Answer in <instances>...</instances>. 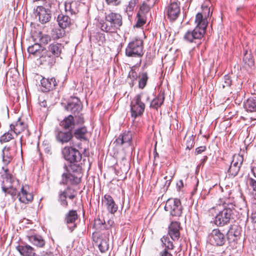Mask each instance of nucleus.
<instances>
[{"label": "nucleus", "mask_w": 256, "mask_h": 256, "mask_svg": "<svg viewBox=\"0 0 256 256\" xmlns=\"http://www.w3.org/2000/svg\"><path fill=\"white\" fill-rule=\"evenodd\" d=\"M0 173L2 179V190L6 194L16 197L20 203L24 204L32 202L34 194L28 185H20L19 180L14 178L6 167L2 168Z\"/></svg>", "instance_id": "obj_1"}, {"label": "nucleus", "mask_w": 256, "mask_h": 256, "mask_svg": "<svg viewBox=\"0 0 256 256\" xmlns=\"http://www.w3.org/2000/svg\"><path fill=\"white\" fill-rule=\"evenodd\" d=\"M208 16H204L202 13L196 14L195 18L196 26L192 30H188L184 36V40L188 42L194 43L198 46L201 43L200 40L203 38L208 26L207 16H209L210 9L206 8Z\"/></svg>", "instance_id": "obj_2"}, {"label": "nucleus", "mask_w": 256, "mask_h": 256, "mask_svg": "<svg viewBox=\"0 0 256 256\" xmlns=\"http://www.w3.org/2000/svg\"><path fill=\"white\" fill-rule=\"evenodd\" d=\"M64 46L60 43L54 42L47 47L44 48L42 54L39 57L40 64L52 68L56 62L61 54Z\"/></svg>", "instance_id": "obj_3"}, {"label": "nucleus", "mask_w": 256, "mask_h": 256, "mask_svg": "<svg viewBox=\"0 0 256 256\" xmlns=\"http://www.w3.org/2000/svg\"><path fill=\"white\" fill-rule=\"evenodd\" d=\"M66 172L62 174L60 184L76 186L81 182L82 168L80 164L64 166Z\"/></svg>", "instance_id": "obj_4"}, {"label": "nucleus", "mask_w": 256, "mask_h": 256, "mask_svg": "<svg viewBox=\"0 0 256 256\" xmlns=\"http://www.w3.org/2000/svg\"><path fill=\"white\" fill-rule=\"evenodd\" d=\"M105 22L102 21L100 24L102 30L106 32H115L122 24V16L116 12L106 13Z\"/></svg>", "instance_id": "obj_5"}, {"label": "nucleus", "mask_w": 256, "mask_h": 256, "mask_svg": "<svg viewBox=\"0 0 256 256\" xmlns=\"http://www.w3.org/2000/svg\"><path fill=\"white\" fill-rule=\"evenodd\" d=\"M236 212L234 205L232 204H227L224 206V209L216 216L214 223L218 226L227 224L232 219H234L233 216Z\"/></svg>", "instance_id": "obj_6"}, {"label": "nucleus", "mask_w": 256, "mask_h": 256, "mask_svg": "<svg viewBox=\"0 0 256 256\" xmlns=\"http://www.w3.org/2000/svg\"><path fill=\"white\" fill-rule=\"evenodd\" d=\"M82 108V106L80 100L76 97L71 98L66 106V110L72 112L78 124H83L84 122L83 116L80 112Z\"/></svg>", "instance_id": "obj_7"}, {"label": "nucleus", "mask_w": 256, "mask_h": 256, "mask_svg": "<svg viewBox=\"0 0 256 256\" xmlns=\"http://www.w3.org/2000/svg\"><path fill=\"white\" fill-rule=\"evenodd\" d=\"M144 95L142 92L136 94L130 102L131 116L134 119L141 116L144 112L146 104L142 100Z\"/></svg>", "instance_id": "obj_8"}, {"label": "nucleus", "mask_w": 256, "mask_h": 256, "mask_svg": "<svg viewBox=\"0 0 256 256\" xmlns=\"http://www.w3.org/2000/svg\"><path fill=\"white\" fill-rule=\"evenodd\" d=\"M144 54V42L140 38L129 42L126 49V55L129 57H141Z\"/></svg>", "instance_id": "obj_9"}, {"label": "nucleus", "mask_w": 256, "mask_h": 256, "mask_svg": "<svg viewBox=\"0 0 256 256\" xmlns=\"http://www.w3.org/2000/svg\"><path fill=\"white\" fill-rule=\"evenodd\" d=\"M62 153L64 160L70 163L69 165L80 164L82 154L76 148L66 146L62 149Z\"/></svg>", "instance_id": "obj_10"}, {"label": "nucleus", "mask_w": 256, "mask_h": 256, "mask_svg": "<svg viewBox=\"0 0 256 256\" xmlns=\"http://www.w3.org/2000/svg\"><path fill=\"white\" fill-rule=\"evenodd\" d=\"M164 210L168 212L171 216L180 217L182 213L183 208L178 198H169L166 203Z\"/></svg>", "instance_id": "obj_11"}, {"label": "nucleus", "mask_w": 256, "mask_h": 256, "mask_svg": "<svg viewBox=\"0 0 256 256\" xmlns=\"http://www.w3.org/2000/svg\"><path fill=\"white\" fill-rule=\"evenodd\" d=\"M166 14L168 18L170 21L176 20L179 16L180 13V2L171 1L166 6L165 9Z\"/></svg>", "instance_id": "obj_12"}, {"label": "nucleus", "mask_w": 256, "mask_h": 256, "mask_svg": "<svg viewBox=\"0 0 256 256\" xmlns=\"http://www.w3.org/2000/svg\"><path fill=\"white\" fill-rule=\"evenodd\" d=\"M35 15L38 17L40 22L42 24L50 21L52 17L51 10L43 6H38L34 9Z\"/></svg>", "instance_id": "obj_13"}, {"label": "nucleus", "mask_w": 256, "mask_h": 256, "mask_svg": "<svg viewBox=\"0 0 256 256\" xmlns=\"http://www.w3.org/2000/svg\"><path fill=\"white\" fill-rule=\"evenodd\" d=\"M56 140L62 144H67L73 138L72 132L71 130H56L55 131Z\"/></svg>", "instance_id": "obj_14"}, {"label": "nucleus", "mask_w": 256, "mask_h": 256, "mask_svg": "<svg viewBox=\"0 0 256 256\" xmlns=\"http://www.w3.org/2000/svg\"><path fill=\"white\" fill-rule=\"evenodd\" d=\"M210 236L212 244L216 246H222L226 242L224 235L218 229L213 230Z\"/></svg>", "instance_id": "obj_15"}, {"label": "nucleus", "mask_w": 256, "mask_h": 256, "mask_svg": "<svg viewBox=\"0 0 256 256\" xmlns=\"http://www.w3.org/2000/svg\"><path fill=\"white\" fill-rule=\"evenodd\" d=\"M134 132L131 130L124 131L116 138L115 142L117 145L122 146L124 144H127L128 146H130L132 142V138Z\"/></svg>", "instance_id": "obj_16"}, {"label": "nucleus", "mask_w": 256, "mask_h": 256, "mask_svg": "<svg viewBox=\"0 0 256 256\" xmlns=\"http://www.w3.org/2000/svg\"><path fill=\"white\" fill-rule=\"evenodd\" d=\"M74 116L72 114L68 115L60 122V126L65 130L72 132V130L75 128L76 126L81 125L76 124V120H74Z\"/></svg>", "instance_id": "obj_17"}, {"label": "nucleus", "mask_w": 256, "mask_h": 256, "mask_svg": "<svg viewBox=\"0 0 256 256\" xmlns=\"http://www.w3.org/2000/svg\"><path fill=\"white\" fill-rule=\"evenodd\" d=\"M58 82L56 80L54 77L50 78H42L40 80L42 90L43 92H49L54 88L56 86L58 85Z\"/></svg>", "instance_id": "obj_18"}, {"label": "nucleus", "mask_w": 256, "mask_h": 256, "mask_svg": "<svg viewBox=\"0 0 256 256\" xmlns=\"http://www.w3.org/2000/svg\"><path fill=\"white\" fill-rule=\"evenodd\" d=\"M102 201L110 213L114 214L117 212L118 206L111 196L107 194H105L102 199Z\"/></svg>", "instance_id": "obj_19"}, {"label": "nucleus", "mask_w": 256, "mask_h": 256, "mask_svg": "<svg viewBox=\"0 0 256 256\" xmlns=\"http://www.w3.org/2000/svg\"><path fill=\"white\" fill-rule=\"evenodd\" d=\"M28 241L38 248H44L46 244L44 238L40 234L36 233H28L26 236Z\"/></svg>", "instance_id": "obj_20"}, {"label": "nucleus", "mask_w": 256, "mask_h": 256, "mask_svg": "<svg viewBox=\"0 0 256 256\" xmlns=\"http://www.w3.org/2000/svg\"><path fill=\"white\" fill-rule=\"evenodd\" d=\"M180 224L178 222H172L168 226V234L173 240H178L180 238Z\"/></svg>", "instance_id": "obj_21"}, {"label": "nucleus", "mask_w": 256, "mask_h": 256, "mask_svg": "<svg viewBox=\"0 0 256 256\" xmlns=\"http://www.w3.org/2000/svg\"><path fill=\"white\" fill-rule=\"evenodd\" d=\"M16 249L22 256H39L36 253L34 248L26 244L18 246Z\"/></svg>", "instance_id": "obj_22"}, {"label": "nucleus", "mask_w": 256, "mask_h": 256, "mask_svg": "<svg viewBox=\"0 0 256 256\" xmlns=\"http://www.w3.org/2000/svg\"><path fill=\"white\" fill-rule=\"evenodd\" d=\"M80 3L78 1H66L64 3L65 11L70 14H76L79 12Z\"/></svg>", "instance_id": "obj_23"}, {"label": "nucleus", "mask_w": 256, "mask_h": 256, "mask_svg": "<svg viewBox=\"0 0 256 256\" xmlns=\"http://www.w3.org/2000/svg\"><path fill=\"white\" fill-rule=\"evenodd\" d=\"M2 157L4 166H2V168L4 167H6L8 169V165L10 163L14 157V154L10 147L6 146L4 148Z\"/></svg>", "instance_id": "obj_24"}, {"label": "nucleus", "mask_w": 256, "mask_h": 256, "mask_svg": "<svg viewBox=\"0 0 256 256\" xmlns=\"http://www.w3.org/2000/svg\"><path fill=\"white\" fill-rule=\"evenodd\" d=\"M77 218L78 214L76 210H70L66 216V222L67 224H68V228L71 232H72L76 226V224H74V222Z\"/></svg>", "instance_id": "obj_25"}, {"label": "nucleus", "mask_w": 256, "mask_h": 256, "mask_svg": "<svg viewBox=\"0 0 256 256\" xmlns=\"http://www.w3.org/2000/svg\"><path fill=\"white\" fill-rule=\"evenodd\" d=\"M26 126V124L22 121L20 118H18L14 124H12L10 125V128L16 135H18L24 130Z\"/></svg>", "instance_id": "obj_26"}, {"label": "nucleus", "mask_w": 256, "mask_h": 256, "mask_svg": "<svg viewBox=\"0 0 256 256\" xmlns=\"http://www.w3.org/2000/svg\"><path fill=\"white\" fill-rule=\"evenodd\" d=\"M57 21L60 27L62 28L69 27L73 22L72 20L68 16L64 15L62 14L58 16Z\"/></svg>", "instance_id": "obj_27"}, {"label": "nucleus", "mask_w": 256, "mask_h": 256, "mask_svg": "<svg viewBox=\"0 0 256 256\" xmlns=\"http://www.w3.org/2000/svg\"><path fill=\"white\" fill-rule=\"evenodd\" d=\"M88 133L87 128L86 126L79 127L74 129L73 137L80 140H86V134Z\"/></svg>", "instance_id": "obj_28"}, {"label": "nucleus", "mask_w": 256, "mask_h": 256, "mask_svg": "<svg viewBox=\"0 0 256 256\" xmlns=\"http://www.w3.org/2000/svg\"><path fill=\"white\" fill-rule=\"evenodd\" d=\"M244 107L247 112H256V97L250 98L244 102Z\"/></svg>", "instance_id": "obj_29"}, {"label": "nucleus", "mask_w": 256, "mask_h": 256, "mask_svg": "<svg viewBox=\"0 0 256 256\" xmlns=\"http://www.w3.org/2000/svg\"><path fill=\"white\" fill-rule=\"evenodd\" d=\"M244 66L248 70L254 66V62L252 54L246 51L243 58Z\"/></svg>", "instance_id": "obj_30"}, {"label": "nucleus", "mask_w": 256, "mask_h": 256, "mask_svg": "<svg viewBox=\"0 0 256 256\" xmlns=\"http://www.w3.org/2000/svg\"><path fill=\"white\" fill-rule=\"evenodd\" d=\"M72 190L70 186H68L64 190H60L58 194V202L64 208H67L68 206V202L66 200L67 194L68 190Z\"/></svg>", "instance_id": "obj_31"}, {"label": "nucleus", "mask_w": 256, "mask_h": 256, "mask_svg": "<svg viewBox=\"0 0 256 256\" xmlns=\"http://www.w3.org/2000/svg\"><path fill=\"white\" fill-rule=\"evenodd\" d=\"M44 48H42L40 44L36 43L28 47V52L29 54H33L36 56H39L42 54V51Z\"/></svg>", "instance_id": "obj_32"}, {"label": "nucleus", "mask_w": 256, "mask_h": 256, "mask_svg": "<svg viewBox=\"0 0 256 256\" xmlns=\"http://www.w3.org/2000/svg\"><path fill=\"white\" fill-rule=\"evenodd\" d=\"M164 100V93L159 94L150 102V107L157 110L163 104Z\"/></svg>", "instance_id": "obj_33"}, {"label": "nucleus", "mask_w": 256, "mask_h": 256, "mask_svg": "<svg viewBox=\"0 0 256 256\" xmlns=\"http://www.w3.org/2000/svg\"><path fill=\"white\" fill-rule=\"evenodd\" d=\"M242 232L241 228L236 224L232 225L228 232V234L229 236H234L236 238L238 237Z\"/></svg>", "instance_id": "obj_34"}, {"label": "nucleus", "mask_w": 256, "mask_h": 256, "mask_svg": "<svg viewBox=\"0 0 256 256\" xmlns=\"http://www.w3.org/2000/svg\"><path fill=\"white\" fill-rule=\"evenodd\" d=\"M138 88L140 89H144L146 85L148 76L146 72H143L139 74L138 75Z\"/></svg>", "instance_id": "obj_35"}, {"label": "nucleus", "mask_w": 256, "mask_h": 256, "mask_svg": "<svg viewBox=\"0 0 256 256\" xmlns=\"http://www.w3.org/2000/svg\"><path fill=\"white\" fill-rule=\"evenodd\" d=\"M14 132L10 128V130L5 132L0 137V142L1 144L9 142L10 140L14 138Z\"/></svg>", "instance_id": "obj_36"}, {"label": "nucleus", "mask_w": 256, "mask_h": 256, "mask_svg": "<svg viewBox=\"0 0 256 256\" xmlns=\"http://www.w3.org/2000/svg\"><path fill=\"white\" fill-rule=\"evenodd\" d=\"M241 167L231 163L228 172L230 176L234 177L238 175Z\"/></svg>", "instance_id": "obj_37"}, {"label": "nucleus", "mask_w": 256, "mask_h": 256, "mask_svg": "<svg viewBox=\"0 0 256 256\" xmlns=\"http://www.w3.org/2000/svg\"><path fill=\"white\" fill-rule=\"evenodd\" d=\"M136 22L134 26V27L140 28L146 22V16L144 15L140 14H137L136 15Z\"/></svg>", "instance_id": "obj_38"}, {"label": "nucleus", "mask_w": 256, "mask_h": 256, "mask_svg": "<svg viewBox=\"0 0 256 256\" xmlns=\"http://www.w3.org/2000/svg\"><path fill=\"white\" fill-rule=\"evenodd\" d=\"M152 6H151V2H149V4H147L146 3H143L142 6H140L139 10L138 12V15L142 14L146 16V14L149 12L150 7Z\"/></svg>", "instance_id": "obj_39"}, {"label": "nucleus", "mask_w": 256, "mask_h": 256, "mask_svg": "<svg viewBox=\"0 0 256 256\" xmlns=\"http://www.w3.org/2000/svg\"><path fill=\"white\" fill-rule=\"evenodd\" d=\"M244 162V157L240 154H235L233 156L232 164L237 165L240 167L242 166Z\"/></svg>", "instance_id": "obj_40"}, {"label": "nucleus", "mask_w": 256, "mask_h": 256, "mask_svg": "<svg viewBox=\"0 0 256 256\" xmlns=\"http://www.w3.org/2000/svg\"><path fill=\"white\" fill-rule=\"evenodd\" d=\"M161 241L163 244L165 246V248L167 250H172L174 248V246L172 242L170 240V238L167 236H164L161 238Z\"/></svg>", "instance_id": "obj_41"}, {"label": "nucleus", "mask_w": 256, "mask_h": 256, "mask_svg": "<svg viewBox=\"0 0 256 256\" xmlns=\"http://www.w3.org/2000/svg\"><path fill=\"white\" fill-rule=\"evenodd\" d=\"M64 28H56L53 30L52 35L54 38L58 39L64 36L65 34Z\"/></svg>", "instance_id": "obj_42"}, {"label": "nucleus", "mask_w": 256, "mask_h": 256, "mask_svg": "<svg viewBox=\"0 0 256 256\" xmlns=\"http://www.w3.org/2000/svg\"><path fill=\"white\" fill-rule=\"evenodd\" d=\"M232 79L230 76L228 74H226L224 76L223 80L222 82V88H229L232 84Z\"/></svg>", "instance_id": "obj_43"}, {"label": "nucleus", "mask_w": 256, "mask_h": 256, "mask_svg": "<svg viewBox=\"0 0 256 256\" xmlns=\"http://www.w3.org/2000/svg\"><path fill=\"white\" fill-rule=\"evenodd\" d=\"M40 42L41 44H46L51 40V38L48 34H43L40 33Z\"/></svg>", "instance_id": "obj_44"}, {"label": "nucleus", "mask_w": 256, "mask_h": 256, "mask_svg": "<svg viewBox=\"0 0 256 256\" xmlns=\"http://www.w3.org/2000/svg\"><path fill=\"white\" fill-rule=\"evenodd\" d=\"M138 2V0H130L129 2L128 5L126 8V12H132L136 6V4Z\"/></svg>", "instance_id": "obj_45"}, {"label": "nucleus", "mask_w": 256, "mask_h": 256, "mask_svg": "<svg viewBox=\"0 0 256 256\" xmlns=\"http://www.w3.org/2000/svg\"><path fill=\"white\" fill-rule=\"evenodd\" d=\"M98 248L102 252H104L108 250V246L106 242L104 240L99 244Z\"/></svg>", "instance_id": "obj_46"}, {"label": "nucleus", "mask_w": 256, "mask_h": 256, "mask_svg": "<svg viewBox=\"0 0 256 256\" xmlns=\"http://www.w3.org/2000/svg\"><path fill=\"white\" fill-rule=\"evenodd\" d=\"M128 77L132 81H136L137 80L138 76V74L136 71H134V70H131L129 72Z\"/></svg>", "instance_id": "obj_47"}, {"label": "nucleus", "mask_w": 256, "mask_h": 256, "mask_svg": "<svg viewBox=\"0 0 256 256\" xmlns=\"http://www.w3.org/2000/svg\"><path fill=\"white\" fill-rule=\"evenodd\" d=\"M106 4L108 5L117 6H118L120 3V0H105Z\"/></svg>", "instance_id": "obj_48"}, {"label": "nucleus", "mask_w": 256, "mask_h": 256, "mask_svg": "<svg viewBox=\"0 0 256 256\" xmlns=\"http://www.w3.org/2000/svg\"><path fill=\"white\" fill-rule=\"evenodd\" d=\"M249 184L252 188L254 191L256 192V180L252 178H248Z\"/></svg>", "instance_id": "obj_49"}, {"label": "nucleus", "mask_w": 256, "mask_h": 256, "mask_svg": "<svg viewBox=\"0 0 256 256\" xmlns=\"http://www.w3.org/2000/svg\"><path fill=\"white\" fill-rule=\"evenodd\" d=\"M206 150V147L205 146H200L197 148L196 149L195 153L196 154H201L202 152H204Z\"/></svg>", "instance_id": "obj_50"}, {"label": "nucleus", "mask_w": 256, "mask_h": 256, "mask_svg": "<svg viewBox=\"0 0 256 256\" xmlns=\"http://www.w3.org/2000/svg\"><path fill=\"white\" fill-rule=\"evenodd\" d=\"M160 256H172V255L167 250L164 249V251L160 252Z\"/></svg>", "instance_id": "obj_51"}, {"label": "nucleus", "mask_w": 256, "mask_h": 256, "mask_svg": "<svg viewBox=\"0 0 256 256\" xmlns=\"http://www.w3.org/2000/svg\"><path fill=\"white\" fill-rule=\"evenodd\" d=\"M177 187L179 190L182 188L184 186V184L182 180H179L178 182L176 184Z\"/></svg>", "instance_id": "obj_52"}, {"label": "nucleus", "mask_w": 256, "mask_h": 256, "mask_svg": "<svg viewBox=\"0 0 256 256\" xmlns=\"http://www.w3.org/2000/svg\"><path fill=\"white\" fill-rule=\"evenodd\" d=\"M208 157L206 156H204V158L201 160L200 165L204 166L205 162L208 160Z\"/></svg>", "instance_id": "obj_53"}, {"label": "nucleus", "mask_w": 256, "mask_h": 256, "mask_svg": "<svg viewBox=\"0 0 256 256\" xmlns=\"http://www.w3.org/2000/svg\"><path fill=\"white\" fill-rule=\"evenodd\" d=\"M251 172L254 176L256 178V166H253L251 168Z\"/></svg>", "instance_id": "obj_54"}, {"label": "nucleus", "mask_w": 256, "mask_h": 256, "mask_svg": "<svg viewBox=\"0 0 256 256\" xmlns=\"http://www.w3.org/2000/svg\"><path fill=\"white\" fill-rule=\"evenodd\" d=\"M40 106L46 108V102L45 100H44L43 101L40 102Z\"/></svg>", "instance_id": "obj_55"}, {"label": "nucleus", "mask_w": 256, "mask_h": 256, "mask_svg": "<svg viewBox=\"0 0 256 256\" xmlns=\"http://www.w3.org/2000/svg\"><path fill=\"white\" fill-rule=\"evenodd\" d=\"M76 197V194H70V195L67 194V198H68L70 200H72Z\"/></svg>", "instance_id": "obj_56"}, {"label": "nucleus", "mask_w": 256, "mask_h": 256, "mask_svg": "<svg viewBox=\"0 0 256 256\" xmlns=\"http://www.w3.org/2000/svg\"><path fill=\"white\" fill-rule=\"evenodd\" d=\"M148 2H151V6H154L157 0H147Z\"/></svg>", "instance_id": "obj_57"}, {"label": "nucleus", "mask_w": 256, "mask_h": 256, "mask_svg": "<svg viewBox=\"0 0 256 256\" xmlns=\"http://www.w3.org/2000/svg\"><path fill=\"white\" fill-rule=\"evenodd\" d=\"M134 81H132V80L131 82L130 83V87H132L134 86Z\"/></svg>", "instance_id": "obj_58"}, {"label": "nucleus", "mask_w": 256, "mask_h": 256, "mask_svg": "<svg viewBox=\"0 0 256 256\" xmlns=\"http://www.w3.org/2000/svg\"><path fill=\"white\" fill-rule=\"evenodd\" d=\"M170 182L168 180H166V185H168V186L170 184Z\"/></svg>", "instance_id": "obj_59"}, {"label": "nucleus", "mask_w": 256, "mask_h": 256, "mask_svg": "<svg viewBox=\"0 0 256 256\" xmlns=\"http://www.w3.org/2000/svg\"><path fill=\"white\" fill-rule=\"evenodd\" d=\"M157 156H158V154L156 152V154H155V155H154V160H156V158Z\"/></svg>", "instance_id": "obj_60"}, {"label": "nucleus", "mask_w": 256, "mask_h": 256, "mask_svg": "<svg viewBox=\"0 0 256 256\" xmlns=\"http://www.w3.org/2000/svg\"><path fill=\"white\" fill-rule=\"evenodd\" d=\"M148 100H149V96H147L146 98V100L148 101Z\"/></svg>", "instance_id": "obj_61"}, {"label": "nucleus", "mask_w": 256, "mask_h": 256, "mask_svg": "<svg viewBox=\"0 0 256 256\" xmlns=\"http://www.w3.org/2000/svg\"><path fill=\"white\" fill-rule=\"evenodd\" d=\"M46 256H52V254H47Z\"/></svg>", "instance_id": "obj_62"}, {"label": "nucleus", "mask_w": 256, "mask_h": 256, "mask_svg": "<svg viewBox=\"0 0 256 256\" xmlns=\"http://www.w3.org/2000/svg\"><path fill=\"white\" fill-rule=\"evenodd\" d=\"M22 138H20V144L22 145Z\"/></svg>", "instance_id": "obj_63"}, {"label": "nucleus", "mask_w": 256, "mask_h": 256, "mask_svg": "<svg viewBox=\"0 0 256 256\" xmlns=\"http://www.w3.org/2000/svg\"><path fill=\"white\" fill-rule=\"evenodd\" d=\"M198 184V181L197 180V182H196V186Z\"/></svg>", "instance_id": "obj_64"}]
</instances>
